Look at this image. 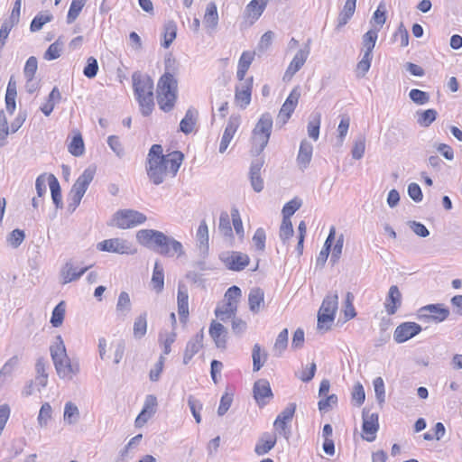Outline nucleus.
<instances>
[{"label": "nucleus", "instance_id": "obj_31", "mask_svg": "<svg viewBox=\"0 0 462 462\" xmlns=\"http://www.w3.org/2000/svg\"><path fill=\"white\" fill-rule=\"evenodd\" d=\"M296 411V404L291 402L289 403L285 409L277 416L274 421V427L277 430H284L288 422H290Z\"/></svg>", "mask_w": 462, "mask_h": 462}, {"label": "nucleus", "instance_id": "obj_37", "mask_svg": "<svg viewBox=\"0 0 462 462\" xmlns=\"http://www.w3.org/2000/svg\"><path fill=\"white\" fill-rule=\"evenodd\" d=\"M237 306L235 303L223 302L217 305L215 310V315L221 321H226L230 318H234L236 312Z\"/></svg>", "mask_w": 462, "mask_h": 462}, {"label": "nucleus", "instance_id": "obj_34", "mask_svg": "<svg viewBox=\"0 0 462 462\" xmlns=\"http://www.w3.org/2000/svg\"><path fill=\"white\" fill-rule=\"evenodd\" d=\"M48 184L51 189L52 201L57 208H62L61 189L57 178L53 174L48 175Z\"/></svg>", "mask_w": 462, "mask_h": 462}, {"label": "nucleus", "instance_id": "obj_25", "mask_svg": "<svg viewBox=\"0 0 462 462\" xmlns=\"http://www.w3.org/2000/svg\"><path fill=\"white\" fill-rule=\"evenodd\" d=\"M90 267L91 265L78 269L75 268L70 262L66 263L60 272L63 278V283H69L79 280Z\"/></svg>", "mask_w": 462, "mask_h": 462}, {"label": "nucleus", "instance_id": "obj_49", "mask_svg": "<svg viewBox=\"0 0 462 462\" xmlns=\"http://www.w3.org/2000/svg\"><path fill=\"white\" fill-rule=\"evenodd\" d=\"M66 311V304L64 301H60L56 305L52 310L51 323L52 327L59 328L62 325Z\"/></svg>", "mask_w": 462, "mask_h": 462}, {"label": "nucleus", "instance_id": "obj_15", "mask_svg": "<svg viewBox=\"0 0 462 462\" xmlns=\"http://www.w3.org/2000/svg\"><path fill=\"white\" fill-rule=\"evenodd\" d=\"M300 97V90L299 87H295L286 98L285 102L282 104L277 121L281 122L282 125L286 124L287 121L291 116L292 113L294 112L297 104L299 102V99Z\"/></svg>", "mask_w": 462, "mask_h": 462}, {"label": "nucleus", "instance_id": "obj_17", "mask_svg": "<svg viewBox=\"0 0 462 462\" xmlns=\"http://www.w3.org/2000/svg\"><path fill=\"white\" fill-rule=\"evenodd\" d=\"M421 330V326L415 322H403L396 327L393 339L398 344L404 343L417 336Z\"/></svg>", "mask_w": 462, "mask_h": 462}, {"label": "nucleus", "instance_id": "obj_51", "mask_svg": "<svg viewBox=\"0 0 462 462\" xmlns=\"http://www.w3.org/2000/svg\"><path fill=\"white\" fill-rule=\"evenodd\" d=\"M53 19V15L49 12L39 13L32 21L30 30L32 32L40 31L43 25L50 23Z\"/></svg>", "mask_w": 462, "mask_h": 462}, {"label": "nucleus", "instance_id": "obj_42", "mask_svg": "<svg viewBox=\"0 0 462 462\" xmlns=\"http://www.w3.org/2000/svg\"><path fill=\"white\" fill-rule=\"evenodd\" d=\"M438 112L430 108L424 111H417V123L423 127H429L437 118Z\"/></svg>", "mask_w": 462, "mask_h": 462}, {"label": "nucleus", "instance_id": "obj_4", "mask_svg": "<svg viewBox=\"0 0 462 462\" xmlns=\"http://www.w3.org/2000/svg\"><path fill=\"white\" fill-rule=\"evenodd\" d=\"M50 352L60 378L70 380L79 372V363H72L68 356L61 336L56 337L55 342L50 346Z\"/></svg>", "mask_w": 462, "mask_h": 462}, {"label": "nucleus", "instance_id": "obj_43", "mask_svg": "<svg viewBox=\"0 0 462 462\" xmlns=\"http://www.w3.org/2000/svg\"><path fill=\"white\" fill-rule=\"evenodd\" d=\"M288 334H289L288 329L284 328L279 333L278 337H276L273 347V352L275 356H277V357L281 356L282 355V353L285 351V349L287 348Z\"/></svg>", "mask_w": 462, "mask_h": 462}, {"label": "nucleus", "instance_id": "obj_46", "mask_svg": "<svg viewBox=\"0 0 462 462\" xmlns=\"http://www.w3.org/2000/svg\"><path fill=\"white\" fill-rule=\"evenodd\" d=\"M133 330L135 338H142L145 336L147 331L146 312H143L135 319Z\"/></svg>", "mask_w": 462, "mask_h": 462}, {"label": "nucleus", "instance_id": "obj_9", "mask_svg": "<svg viewBox=\"0 0 462 462\" xmlns=\"http://www.w3.org/2000/svg\"><path fill=\"white\" fill-rule=\"evenodd\" d=\"M146 216L134 209H121L115 213L113 221L115 225L121 229L133 228L142 225L146 221Z\"/></svg>", "mask_w": 462, "mask_h": 462}, {"label": "nucleus", "instance_id": "obj_62", "mask_svg": "<svg viewBox=\"0 0 462 462\" xmlns=\"http://www.w3.org/2000/svg\"><path fill=\"white\" fill-rule=\"evenodd\" d=\"M353 300H354V295L351 292H347L346 294V299H345V302H344L345 303L344 315H345V318L346 320H349V319L355 318L356 315V312L354 305H353Z\"/></svg>", "mask_w": 462, "mask_h": 462}, {"label": "nucleus", "instance_id": "obj_54", "mask_svg": "<svg viewBox=\"0 0 462 462\" xmlns=\"http://www.w3.org/2000/svg\"><path fill=\"white\" fill-rule=\"evenodd\" d=\"M188 405L197 423H200L201 416L200 411L203 408L201 402L194 396L189 395L188 398Z\"/></svg>", "mask_w": 462, "mask_h": 462}, {"label": "nucleus", "instance_id": "obj_63", "mask_svg": "<svg viewBox=\"0 0 462 462\" xmlns=\"http://www.w3.org/2000/svg\"><path fill=\"white\" fill-rule=\"evenodd\" d=\"M61 43L59 40L51 43L44 53V59L47 60H56L60 56L61 53Z\"/></svg>", "mask_w": 462, "mask_h": 462}, {"label": "nucleus", "instance_id": "obj_23", "mask_svg": "<svg viewBox=\"0 0 462 462\" xmlns=\"http://www.w3.org/2000/svg\"><path fill=\"white\" fill-rule=\"evenodd\" d=\"M276 440L277 438L275 434L269 432L263 433L255 445L254 452L259 456L267 454L275 446Z\"/></svg>", "mask_w": 462, "mask_h": 462}, {"label": "nucleus", "instance_id": "obj_36", "mask_svg": "<svg viewBox=\"0 0 462 462\" xmlns=\"http://www.w3.org/2000/svg\"><path fill=\"white\" fill-rule=\"evenodd\" d=\"M151 284L157 293L162 292L164 288L163 268L158 261L154 263Z\"/></svg>", "mask_w": 462, "mask_h": 462}, {"label": "nucleus", "instance_id": "obj_61", "mask_svg": "<svg viewBox=\"0 0 462 462\" xmlns=\"http://www.w3.org/2000/svg\"><path fill=\"white\" fill-rule=\"evenodd\" d=\"M293 227L291 220L282 219V225L280 227V238L285 244L287 240H289L293 236Z\"/></svg>", "mask_w": 462, "mask_h": 462}, {"label": "nucleus", "instance_id": "obj_40", "mask_svg": "<svg viewBox=\"0 0 462 462\" xmlns=\"http://www.w3.org/2000/svg\"><path fill=\"white\" fill-rule=\"evenodd\" d=\"M61 99V94L57 87H54L49 94L47 102L41 106V111L49 116L54 109L55 104Z\"/></svg>", "mask_w": 462, "mask_h": 462}, {"label": "nucleus", "instance_id": "obj_28", "mask_svg": "<svg viewBox=\"0 0 462 462\" xmlns=\"http://www.w3.org/2000/svg\"><path fill=\"white\" fill-rule=\"evenodd\" d=\"M249 309L253 313H258L264 306V292L259 287L251 289L248 295Z\"/></svg>", "mask_w": 462, "mask_h": 462}, {"label": "nucleus", "instance_id": "obj_18", "mask_svg": "<svg viewBox=\"0 0 462 462\" xmlns=\"http://www.w3.org/2000/svg\"><path fill=\"white\" fill-rule=\"evenodd\" d=\"M240 124L241 116L239 115L230 116L220 141L219 152L224 153L226 151Z\"/></svg>", "mask_w": 462, "mask_h": 462}, {"label": "nucleus", "instance_id": "obj_24", "mask_svg": "<svg viewBox=\"0 0 462 462\" xmlns=\"http://www.w3.org/2000/svg\"><path fill=\"white\" fill-rule=\"evenodd\" d=\"M226 329L221 323L212 321L209 328V335L214 340L217 347L226 348Z\"/></svg>", "mask_w": 462, "mask_h": 462}, {"label": "nucleus", "instance_id": "obj_56", "mask_svg": "<svg viewBox=\"0 0 462 462\" xmlns=\"http://www.w3.org/2000/svg\"><path fill=\"white\" fill-rule=\"evenodd\" d=\"M365 151V138L363 135L358 136L353 145L351 153L352 157L356 160H360Z\"/></svg>", "mask_w": 462, "mask_h": 462}, {"label": "nucleus", "instance_id": "obj_32", "mask_svg": "<svg viewBox=\"0 0 462 462\" xmlns=\"http://www.w3.org/2000/svg\"><path fill=\"white\" fill-rule=\"evenodd\" d=\"M196 238L201 254L206 255L208 252V227L204 220L199 226Z\"/></svg>", "mask_w": 462, "mask_h": 462}, {"label": "nucleus", "instance_id": "obj_2", "mask_svg": "<svg viewBox=\"0 0 462 462\" xmlns=\"http://www.w3.org/2000/svg\"><path fill=\"white\" fill-rule=\"evenodd\" d=\"M136 239L142 245L167 257L184 254L180 242L163 232L154 229H141L136 233Z\"/></svg>", "mask_w": 462, "mask_h": 462}, {"label": "nucleus", "instance_id": "obj_59", "mask_svg": "<svg viewBox=\"0 0 462 462\" xmlns=\"http://www.w3.org/2000/svg\"><path fill=\"white\" fill-rule=\"evenodd\" d=\"M98 71V63L94 57H89L87 60V65L83 69V74L88 79H93L97 76Z\"/></svg>", "mask_w": 462, "mask_h": 462}, {"label": "nucleus", "instance_id": "obj_1", "mask_svg": "<svg viewBox=\"0 0 462 462\" xmlns=\"http://www.w3.org/2000/svg\"><path fill=\"white\" fill-rule=\"evenodd\" d=\"M180 152L162 154L161 144H153L149 150L145 169L149 180L154 185H160L168 178H174L183 161Z\"/></svg>", "mask_w": 462, "mask_h": 462}, {"label": "nucleus", "instance_id": "obj_52", "mask_svg": "<svg viewBox=\"0 0 462 462\" xmlns=\"http://www.w3.org/2000/svg\"><path fill=\"white\" fill-rule=\"evenodd\" d=\"M86 3L87 0H72L67 14L68 23H72L79 17Z\"/></svg>", "mask_w": 462, "mask_h": 462}, {"label": "nucleus", "instance_id": "obj_55", "mask_svg": "<svg viewBox=\"0 0 462 462\" xmlns=\"http://www.w3.org/2000/svg\"><path fill=\"white\" fill-rule=\"evenodd\" d=\"M409 97L413 103L420 106L425 105L430 101V94L418 88L411 89Z\"/></svg>", "mask_w": 462, "mask_h": 462}, {"label": "nucleus", "instance_id": "obj_64", "mask_svg": "<svg viewBox=\"0 0 462 462\" xmlns=\"http://www.w3.org/2000/svg\"><path fill=\"white\" fill-rule=\"evenodd\" d=\"M24 232L21 229L13 230L7 237V242L14 247L17 248L24 240Z\"/></svg>", "mask_w": 462, "mask_h": 462}, {"label": "nucleus", "instance_id": "obj_26", "mask_svg": "<svg viewBox=\"0 0 462 462\" xmlns=\"http://www.w3.org/2000/svg\"><path fill=\"white\" fill-rule=\"evenodd\" d=\"M312 144L307 140L301 141L297 156V162L300 170L304 171L309 166L312 158Z\"/></svg>", "mask_w": 462, "mask_h": 462}, {"label": "nucleus", "instance_id": "obj_58", "mask_svg": "<svg viewBox=\"0 0 462 462\" xmlns=\"http://www.w3.org/2000/svg\"><path fill=\"white\" fill-rule=\"evenodd\" d=\"M107 144L117 157L122 158L125 155V149L118 136H108Z\"/></svg>", "mask_w": 462, "mask_h": 462}, {"label": "nucleus", "instance_id": "obj_6", "mask_svg": "<svg viewBox=\"0 0 462 462\" xmlns=\"http://www.w3.org/2000/svg\"><path fill=\"white\" fill-rule=\"evenodd\" d=\"M95 172V168L88 167L85 169L82 174L76 180L69 195L68 210L69 212H74L79 206L84 194L94 179Z\"/></svg>", "mask_w": 462, "mask_h": 462}, {"label": "nucleus", "instance_id": "obj_50", "mask_svg": "<svg viewBox=\"0 0 462 462\" xmlns=\"http://www.w3.org/2000/svg\"><path fill=\"white\" fill-rule=\"evenodd\" d=\"M177 35V25L173 21L168 22L164 25V41L162 42V47L167 49L170 47L171 42L175 40Z\"/></svg>", "mask_w": 462, "mask_h": 462}, {"label": "nucleus", "instance_id": "obj_10", "mask_svg": "<svg viewBox=\"0 0 462 462\" xmlns=\"http://www.w3.org/2000/svg\"><path fill=\"white\" fill-rule=\"evenodd\" d=\"M449 310L440 304H429L419 309L418 319L426 323H439L448 319Z\"/></svg>", "mask_w": 462, "mask_h": 462}, {"label": "nucleus", "instance_id": "obj_41", "mask_svg": "<svg viewBox=\"0 0 462 462\" xmlns=\"http://www.w3.org/2000/svg\"><path fill=\"white\" fill-rule=\"evenodd\" d=\"M267 357V353L265 351H262L259 344H255L252 349L253 371H259L263 366Z\"/></svg>", "mask_w": 462, "mask_h": 462}, {"label": "nucleus", "instance_id": "obj_21", "mask_svg": "<svg viewBox=\"0 0 462 462\" xmlns=\"http://www.w3.org/2000/svg\"><path fill=\"white\" fill-rule=\"evenodd\" d=\"M203 331L201 330L199 333H197L193 337H191L189 342L187 343L184 356H183V363L187 365L192 357L200 350L203 344Z\"/></svg>", "mask_w": 462, "mask_h": 462}, {"label": "nucleus", "instance_id": "obj_20", "mask_svg": "<svg viewBox=\"0 0 462 462\" xmlns=\"http://www.w3.org/2000/svg\"><path fill=\"white\" fill-rule=\"evenodd\" d=\"M263 165V161H253L250 166L249 177L253 189L255 192H261L263 189V180L261 177V169Z\"/></svg>", "mask_w": 462, "mask_h": 462}, {"label": "nucleus", "instance_id": "obj_38", "mask_svg": "<svg viewBox=\"0 0 462 462\" xmlns=\"http://www.w3.org/2000/svg\"><path fill=\"white\" fill-rule=\"evenodd\" d=\"M80 418V413L78 406L71 402H68L65 403L64 406V412H63V420L64 422L69 425H74L78 423Z\"/></svg>", "mask_w": 462, "mask_h": 462}, {"label": "nucleus", "instance_id": "obj_48", "mask_svg": "<svg viewBox=\"0 0 462 462\" xmlns=\"http://www.w3.org/2000/svg\"><path fill=\"white\" fill-rule=\"evenodd\" d=\"M218 230L219 233L225 237L232 238L233 229L231 226L230 217L227 212H221L219 217Z\"/></svg>", "mask_w": 462, "mask_h": 462}, {"label": "nucleus", "instance_id": "obj_33", "mask_svg": "<svg viewBox=\"0 0 462 462\" xmlns=\"http://www.w3.org/2000/svg\"><path fill=\"white\" fill-rule=\"evenodd\" d=\"M269 0H252L245 7V14L253 22L263 13Z\"/></svg>", "mask_w": 462, "mask_h": 462}, {"label": "nucleus", "instance_id": "obj_60", "mask_svg": "<svg viewBox=\"0 0 462 462\" xmlns=\"http://www.w3.org/2000/svg\"><path fill=\"white\" fill-rule=\"evenodd\" d=\"M343 245H344V235L340 234L337 236L336 243L332 248V254H331V258H330V262L332 263V264H335L336 263L338 262V260L341 256V254H342Z\"/></svg>", "mask_w": 462, "mask_h": 462}, {"label": "nucleus", "instance_id": "obj_12", "mask_svg": "<svg viewBox=\"0 0 462 462\" xmlns=\"http://www.w3.org/2000/svg\"><path fill=\"white\" fill-rule=\"evenodd\" d=\"M363 425L362 430L364 432V439L372 442L376 438V432L379 429L378 414L370 412V411L364 409L362 412Z\"/></svg>", "mask_w": 462, "mask_h": 462}, {"label": "nucleus", "instance_id": "obj_57", "mask_svg": "<svg viewBox=\"0 0 462 462\" xmlns=\"http://www.w3.org/2000/svg\"><path fill=\"white\" fill-rule=\"evenodd\" d=\"M301 202L296 199L287 202L282 208V219L291 220V217L300 208Z\"/></svg>", "mask_w": 462, "mask_h": 462}, {"label": "nucleus", "instance_id": "obj_45", "mask_svg": "<svg viewBox=\"0 0 462 462\" xmlns=\"http://www.w3.org/2000/svg\"><path fill=\"white\" fill-rule=\"evenodd\" d=\"M52 407L49 402H44L39 411L37 422L39 427L46 428L52 418Z\"/></svg>", "mask_w": 462, "mask_h": 462}, {"label": "nucleus", "instance_id": "obj_3", "mask_svg": "<svg viewBox=\"0 0 462 462\" xmlns=\"http://www.w3.org/2000/svg\"><path fill=\"white\" fill-rule=\"evenodd\" d=\"M177 71L176 60L167 59L165 60V72L160 78L157 85V103L164 112H170L177 99L178 82L174 78Z\"/></svg>", "mask_w": 462, "mask_h": 462}, {"label": "nucleus", "instance_id": "obj_47", "mask_svg": "<svg viewBox=\"0 0 462 462\" xmlns=\"http://www.w3.org/2000/svg\"><path fill=\"white\" fill-rule=\"evenodd\" d=\"M321 116L319 113L311 115V117L308 124V134L309 136L317 141L319 136Z\"/></svg>", "mask_w": 462, "mask_h": 462}, {"label": "nucleus", "instance_id": "obj_44", "mask_svg": "<svg viewBox=\"0 0 462 462\" xmlns=\"http://www.w3.org/2000/svg\"><path fill=\"white\" fill-rule=\"evenodd\" d=\"M196 115H197V112L193 111L191 109H189L186 112L185 116L182 118V120L180 123V129L181 132L188 134L193 131L195 124H196Z\"/></svg>", "mask_w": 462, "mask_h": 462}, {"label": "nucleus", "instance_id": "obj_8", "mask_svg": "<svg viewBox=\"0 0 462 462\" xmlns=\"http://www.w3.org/2000/svg\"><path fill=\"white\" fill-rule=\"evenodd\" d=\"M338 307V295L337 292L328 293L323 300L318 313L317 328L319 330L330 329V324L334 321Z\"/></svg>", "mask_w": 462, "mask_h": 462}, {"label": "nucleus", "instance_id": "obj_19", "mask_svg": "<svg viewBox=\"0 0 462 462\" xmlns=\"http://www.w3.org/2000/svg\"><path fill=\"white\" fill-rule=\"evenodd\" d=\"M254 397L259 406L266 405L273 394L270 383L266 379H259L254 383Z\"/></svg>", "mask_w": 462, "mask_h": 462}, {"label": "nucleus", "instance_id": "obj_7", "mask_svg": "<svg viewBox=\"0 0 462 462\" xmlns=\"http://www.w3.org/2000/svg\"><path fill=\"white\" fill-rule=\"evenodd\" d=\"M273 129V117L269 113L261 116L253 130V150L260 154L268 144Z\"/></svg>", "mask_w": 462, "mask_h": 462}, {"label": "nucleus", "instance_id": "obj_16", "mask_svg": "<svg viewBox=\"0 0 462 462\" xmlns=\"http://www.w3.org/2000/svg\"><path fill=\"white\" fill-rule=\"evenodd\" d=\"M254 79L247 78L236 87L235 102L241 109H245L251 103Z\"/></svg>", "mask_w": 462, "mask_h": 462}, {"label": "nucleus", "instance_id": "obj_22", "mask_svg": "<svg viewBox=\"0 0 462 462\" xmlns=\"http://www.w3.org/2000/svg\"><path fill=\"white\" fill-rule=\"evenodd\" d=\"M401 303L402 294L396 285H392L384 303L386 312L389 315H393L401 306Z\"/></svg>", "mask_w": 462, "mask_h": 462}, {"label": "nucleus", "instance_id": "obj_39", "mask_svg": "<svg viewBox=\"0 0 462 462\" xmlns=\"http://www.w3.org/2000/svg\"><path fill=\"white\" fill-rule=\"evenodd\" d=\"M204 23L210 29H216L218 24L217 8L215 3L210 2L208 4L206 13L204 15Z\"/></svg>", "mask_w": 462, "mask_h": 462}, {"label": "nucleus", "instance_id": "obj_5", "mask_svg": "<svg viewBox=\"0 0 462 462\" xmlns=\"http://www.w3.org/2000/svg\"><path fill=\"white\" fill-rule=\"evenodd\" d=\"M134 95L138 100L143 116H149L153 108V81L144 74L134 72L132 76Z\"/></svg>", "mask_w": 462, "mask_h": 462}, {"label": "nucleus", "instance_id": "obj_13", "mask_svg": "<svg viewBox=\"0 0 462 462\" xmlns=\"http://www.w3.org/2000/svg\"><path fill=\"white\" fill-rule=\"evenodd\" d=\"M220 260L232 271H242L249 264V256L241 252H227L220 255Z\"/></svg>", "mask_w": 462, "mask_h": 462}, {"label": "nucleus", "instance_id": "obj_53", "mask_svg": "<svg viewBox=\"0 0 462 462\" xmlns=\"http://www.w3.org/2000/svg\"><path fill=\"white\" fill-rule=\"evenodd\" d=\"M69 152L76 156H81L85 152L83 138L80 134L75 135L69 144Z\"/></svg>", "mask_w": 462, "mask_h": 462}, {"label": "nucleus", "instance_id": "obj_29", "mask_svg": "<svg viewBox=\"0 0 462 462\" xmlns=\"http://www.w3.org/2000/svg\"><path fill=\"white\" fill-rule=\"evenodd\" d=\"M178 313L181 321H184L189 315V294L183 284H179L178 288Z\"/></svg>", "mask_w": 462, "mask_h": 462}, {"label": "nucleus", "instance_id": "obj_11", "mask_svg": "<svg viewBox=\"0 0 462 462\" xmlns=\"http://www.w3.org/2000/svg\"><path fill=\"white\" fill-rule=\"evenodd\" d=\"M99 251L116 253L120 254H134L136 249L127 240L122 238L106 239L97 245Z\"/></svg>", "mask_w": 462, "mask_h": 462}, {"label": "nucleus", "instance_id": "obj_27", "mask_svg": "<svg viewBox=\"0 0 462 462\" xmlns=\"http://www.w3.org/2000/svg\"><path fill=\"white\" fill-rule=\"evenodd\" d=\"M356 7V0H346L343 9L340 11L337 17V24L336 30L340 31L352 18Z\"/></svg>", "mask_w": 462, "mask_h": 462}, {"label": "nucleus", "instance_id": "obj_30", "mask_svg": "<svg viewBox=\"0 0 462 462\" xmlns=\"http://www.w3.org/2000/svg\"><path fill=\"white\" fill-rule=\"evenodd\" d=\"M132 310L130 296L126 291H122L117 299L116 312L118 319L124 320Z\"/></svg>", "mask_w": 462, "mask_h": 462}, {"label": "nucleus", "instance_id": "obj_35", "mask_svg": "<svg viewBox=\"0 0 462 462\" xmlns=\"http://www.w3.org/2000/svg\"><path fill=\"white\" fill-rule=\"evenodd\" d=\"M378 29H370L362 37L363 51L365 55H373V50L378 38Z\"/></svg>", "mask_w": 462, "mask_h": 462}, {"label": "nucleus", "instance_id": "obj_14", "mask_svg": "<svg viewBox=\"0 0 462 462\" xmlns=\"http://www.w3.org/2000/svg\"><path fill=\"white\" fill-rule=\"evenodd\" d=\"M310 40L308 41V43L305 44V46L301 49H300L296 54L294 55L292 60L289 64L284 76V80H291L292 77L303 67L305 64L310 52Z\"/></svg>", "mask_w": 462, "mask_h": 462}]
</instances>
